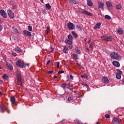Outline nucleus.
Here are the masks:
<instances>
[{
    "label": "nucleus",
    "mask_w": 124,
    "mask_h": 124,
    "mask_svg": "<svg viewBox=\"0 0 124 124\" xmlns=\"http://www.w3.org/2000/svg\"><path fill=\"white\" fill-rule=\"evenodd\" d=\"M66 86H67V84L66 83H63L62 84L61 87L63 89H65V88H66Z\"/></svg>",
    "instance_id": "nucleus-28"
},
{
    "label": "nucleus",
    "mask_w": 124,
    "mask_h": 124,
    "mask_svg": "<svg viewBox=\"0 0 124 124\" xmlns=\"http://www.w3.org/2000/svg\"><path fill=\"white\" fill-rule=\"evenodd\" d=\"M77 28L78 31H82V28H81V27H80L79 26H77Z\"/></svg>",
    "instance_id": "nucleus-39"
},
{
    "label": "nucleus",
    "mask_w": 124,
    "mask_h": 124,
    "mask_svg": "<svg viewBox=\"0 0 124 124\" xmlns=\"http://www.w3.org/2000/svg\"><path fill=\"white\" fill-rule=\"evenodd\" d=\"M67 88L68 89V90H69V91H71V92L73 91V87L72 86L69 85V86H67Z\"/></svg>",
    "instance_id": "nucleus-31"
},
{
    "label": "nucleus",
    "mask_w": 124,
    "mask_h": 124,
    "mask_svg": "<svg viewBox=\"0 0 124 124\" xmlns=\"http://www.w3.org/2000/svg\"><path fill=\"white\" fill-rule=\"evenodd\" d=\"M80 77H81V78H85V76L82 75V76H81Z\"/></svg>",
    "instance_id": "nucleus-59"
},
{
    "label": "nucleus",
    "mask_w": 124,
    "mask_h": 124,
    "mask_svg": "<svg viewBox=\"0 0 124 124\" xmlns=\"http://www.w3.org/2000/svg\"><path fill=\"white\" fill-rule=\"evenodd\" d=\"M93 45H94V43H92L90 44V46H89V47H90V48H93Z\"/></svg>",
    "instance_id": "nucleus-41"
},
{
    "label": "nucleus",
    "mask_w": 124,
    "mask_h": 124,
    "mask_svg": "<svg viewBox=\"0 0 124 124\" xmlns=\"http://www.w3.org/2000/svg\"><path fill=\"white\" fill-rule=\"evenodd\" d=\"M106 5H107L108 7V8H110V7H112V2L110 1H107Z\"/></svg>",
    "instance_id": "nucleus-21"
},
{
    "label": "nucleus",
    "mask_w": 124,
    "mask_h": 124,
    "mask_svg": "<svg viewBox=\"0 0 124 124\" xmlns=\"http://www.w3.org/2000/svg\"><path fill=\"white\" fill-rule=\"evenodd\" d=\"M62 122H65V119H62L61 121V123H62Z\"/></svg>",
    "instance_id": "nucleus-58"
},
{
    "label": "nucleus",
    "mask_w": 124,
    "mask_h": 124,
    "mask_svg": "<svg viewBox=\"0 0 124 124\" xmlns=\"http://www.w3.org/2000/svg\"><path fill=\"white\" fill-rule=\"evenodd\" d=\"M69 2L71 4H78L79 3V1L76 0H69Z\"/></svg>",
    "instance_id": "nucleus-15"
},
{
    "label": "nucleus",
    "mask_w": 124,
    "mask_h": 124,
    "mask_svg": "<svg viewBox=\"0 0 124 124\" xmlns=\"http://www.w3.org/2000/svg\"><path fill=\"white\" fill-rule=\"evenodd\" d=\"M28 31H32V27H31V26H28Z\"/></svg>",
    "instance_id": "nucleus-36"
},
{
    "label": "nucleus",
    "mask_w": 124,
    "mask_h": 124,
    "mask_svg": "<svg viewBox=\"0 0 124 124\" xmlns=\"http://www.w3.org/2000/svg\"><path fill=\"white\" fill-rule=\"evenodd\" d=\"M8 15L10 18H14V13L10 9L7 10Z\"/></svg>",
    "instance_id": "nucleus-6"
},
{
    "label": "nucleus",
    "mask_w": 124,
    "mask_h": 124,
    "mask_svg": "<svg viewBox=\"0 0 124 124\" xmlns=\"http://www.w3.org/2000/svg\"><path fill=\"white\" fill-rule=\"evenodd\" d=\"M70 79L73 80V76L71 75H70Z\"/></svg>",
    "instance_id": "nucleus-50"
},
{
    "label": "nucleus",
    "mask_w": 124,
    "mask_h": 124,
    "mask_svg": "<svg viewBox=\"0 0 124 124\" xmlns=\"http://www.w3.org/2000/svg\"><path fill=\"white\" fill-rule=\"evenodd\" d=\"M102 80L103 83H104V84H108V83H109V79H108L106 77H104Z\"/></svg>",
    "instance_id": "nucleus-14"
},
{
    "label": "nucleus",
    "mask_w": 124,
    "mask_h": 124,
    "mask_svg": "<svg viewBox=\"0 0 124 124\" xmlns=\"http://www.w3.org/2000/svg\"><path fill=\"white\" fill-rule=\"evenodd\" d=\"M117 9H121L122 8V5L121 4H118L116 5Z\"/></svg>",
    "instance_id": "nucleus-35"
},
{
    "label": "nucleus",
    "mask_w": 124,
    "mask_h": 124,
    "mask_svg": "<svg viewBox=\"0 0 124 124\" xmlns=\"http://www.w3.org/2000/svg\"><path fill=\"white\" fill-rule=\"evenodd\" d=\"M66 78L67 79V81H70V77H69V76H67Z\"/></svg>",
    "instance_id": "nucleus-48"
},
{
    "label": "nucleus",
    "mask_w": 124,
    "mask_h": 124,
    "mask_svg": "<svg viewBox=\"0 0 124 124\" xmlns=\"http://www.w3.org/2000/svg\"><path fill=\"white\" fill-rule=\"evenodd\" d=\"M15 50L16 53H21L22 51V50L21 49V48L19 47V46H17L15 48Z\"/></svg>",
    "instance_id": "nucleus-18"
},
{
    "label": "nucleus",
    "mask_w": 124,
    "mask_h": 124,
    "mask_svg": "<svg viewBox=\"0 0 124 124\" xmlns=\"http://www.w3.org/2000/svg\"><path fill=\"white\" fill-rule=\"evenodd\" d=\"M62 73H64V71H59L58 72V74H62Z\"/></svg>",
    "instance_id": "nucleus-44"
},
{
    "label": "nucleus",
    "mask_w": 124,
    "mask_h": 124,
    "mask_svg": "<svg viewBox=\"0 0 124 124\" xmlns=\"http://www.w3.org/2000/svg\"><path fill=\"white\" fill-rule=\"evenodd\" d=\"M118 72L116 73V77L117 79H121L122 77V74H123V72L120 70H117Z\"/></svg>",
    "instance_id": "nucleus-5"
},
{
    "label": "nucleus",
    "mask_w": 124,
    "mask_h": 124,
    "mask_svg": "<svg viewBox=\"0 0 124 124\" xmlns=\"http://www.w3.org/2000/svg\"><path fill=\"white\" fill-rule=\"evenodd\" d=\"M53 72H54V71L52 70V71H49L47 72L48 74H52V73H53Z\"/></svg>",
    "instance_id": "nucleus-47"
},
{
    "label": "nucleus",
    "mask_w": 124,
    "mask_h": 124,
    "mask_svg": "<svg viewBox=\"0 0 124 124\" xmlns=\"http://www.w3.org/2000/svg\"><path fill=\"white\" fill-rule=\"evenodd\" d=\"M1 30H2V26H1V25H0V31H1Z\"/></svg>",
    "instance_id": "nucleus-54"
},
{
    "label": "nucleus",
    "mask_w": 124,
    "mask_h": 124,
    "mask_svg": "<svg viewBox=\"0 0 124 124\" xmlns=\"http://www.w3.org/2000/svg\"><path fill=\"white\" fill-rule=\"evenodd\" d=\"M13 39H14V40H16V38L15 37V36H13Z\"/></svg>",
    "instance_id": "nucleus-60"
},
{
    "label": "nucleus",
    "mask_w": 124,
    "mask_h": 124,
    "mask_svg": "<svg viewBox=\"0 0 124 124\" xmlns=\"http://www.w3.org/2000/svg\"><path fill=\"white\" fill-rule=\"evenodd\" d=\"M67 26L68 29H69V30H75V25H74V24L71 22L68 23L67 24Z\"/></svg>",
    "instance_id": "nucleus-4"
},
{
    "label": "nucleus",
    "mask_w": 124,
    "mask_h": 124,
    "mask_svg": "<svg viewBox=\"0 0 124 124\" xmlns=\"http://www.w3.org/2000/svg\"><path fill=\"white\" fill-rule=\"evenodd\" d=\"M101 38L104 40H107V41H112V38L110 36H102Z\"/></svg>",
    "instance_id": "nucleus-10"
},
{
    "label": "nucleus",
    "mask_w": 124,
    "mask_h": 124,
    "mask_svg": "<svg viewBox=\"0 0 124 124\" xmlns=\"http://www.w3.org/2000/svg\"><path fill=\"white\" fill-rule=\"evenodd\" d=\"M122 83H123V84H124V79L122 80Z\"/></svg>",
    "instance_id": "nucleus-63"
},
{
    "label": "nucleus",
    "mask_w": 124,
    "mask_h": 124,
    "mask_svg": "<svg viewBox=\"0 0 124 124\" xmlns=\"http://www.w3.org/2000/svg\"><path fill=\"white\" fill-rule=\"evenodd\" d=\"M71 100H73V97L70 96L68 97V101H71Z\"/></svg>",
    "instance_id": "nucleus-38"
},
{
    "label": "nucleus",
    "mask_w": 124,
    "mask_h": 124,
    "mask_svg": "<svg viewBox=\"0 0 124 124\" xmlns=\"http://www.w3.org/2000/svg\"><path fill=\"white\" fill-rule=\"evenodd\" d=\"M110 58L112 60H115L116 61H121L122 60V56L117 52H111L110 53Z\"/></svg>",
    "instance_id": "nucleus-1"
},
{
    "label": "nucleus",
    "mask_w": 124,
    "mask_h": 124,
    "mask_svg": "<svg viewBox=\"0 0 124 124\" xmlns=\"http://www.w3.org/2000/svg\"><path fill=\"white\" fill-rule=\"evenodd\" d=\"M23 33L25 36H27L28 37H31V32L29 31H23Z\"/></svg>",
    "instance_id": "nucleus-8"
},
{
    "label": "nucleus",
    "mask_w": 124,
    "mask_h": 124,
    "mask_svg": "<svg viewBox=\"0 0 124 124\" xmlns=\"http://www.w3.org/2000/svg\"><path fill=\"white\" fill-rule=\"evenodd\" d=\"M13 31H14L15 32H16V33H19V32H18V30H17L16 29H15L14 28H13Z\"/></svg>",
    "instance_id": "nucleus-37"
},
{
    "label": "nucleus",
    "mask_w": 124,
    "mask_h": 124,
    "mask_svg": "<svg viewBox=\"0 0 124 124\" xmlns=\"http://www.w3.org/2000/svg\"><path fill=\"white\" fill-rule=\"evenodd\" d=\"M54 52V49L50 51V53H53Z\"/></svg>",
    "instance_id": "nucleus-61"
},
{
    "label": "nucleus",
    "mask_w": 124,
    "mask_h": 124,
    "mask_svg": "<svg viewBox=\"0 0 124 124\" xmlns=\"http://www.w3.org/2000/svg\"><path fill=\"white\" fill-rule=\"evenodd\" d=\"M81 84H82V86H86L87 87H88V84H87L86 83L82 82Z\"/></svg>",
    "instance_id": "nucleus-46"
},
{
    "label": "nucleus",
    "mask_w": 124,
    "mask_h": 124,
    "mask_svg": "<svg viewBox=\"0 0 124 124\" xmlns=\"http://www.w3.org/2000/svg\"><path fill=\"white\" fill-rule=\"evenodd\" d=\"M101 25V23H100V22L97 23L94 27L93 28L94 30H97L99 29V28H100Z\"/></svg>",
    "instance_id": "nucleus-17"
},
{
    "label": "nucleus",
    "mask_w": 124,
    "mask_h": 124,
    "mask_svg": "<svg viewBox=\"0 0 124 124\" xmlns=\"http://www.w3.org/2000/svg\"><path fill=\"white\" fill-rule=\"evenodd\" d=\"M2 77L5 80H8L9 77L6 74L3 75Z\"/></svg>",
    "instance_id": "nucleus-29"
},
{
    "label": "nucleus",
    "mask_w": 124,
    "mask_h": 124,
    "mask_svg": "<svg viewBox=\"0 0 124 124\" xmlns=\"http://www.w3.org/2000/svg\"><path fill=\"white\" fill-rule=\"evenodd\" d=\"M0 108L2 110V112L4 113V112H5V108H4V107H3L2 106H0Z\"/></svg>",
    "instance_id": "nucleus-33"
},
{
    "label": "nucleus",
    "mask_w": 124,
    "mask_h": 124,
    "mask_svg": "<svg viewBox=\"0 0 124 124\" xmlns=\"http://www.w3.org/2000/svg\"><path fill=\"white\" fill-rule=\"evenodd\" d=\"M43 14H46V12L44 10H42Z\"/></svg>",
    "instance_id": "nucleus-52"
},
{
    "label": "nucleus",
    "mask_w": 124,
    "mask_h": 124,
    "mask_svg": "<svg viewBox=\"0 0 124 124\" xmlns=\"http://www.w3.org/2000/svg\"><path fill=\"white\" fill-rule=\"evenodd\" d=\"M96 124H100V123L99 122H97Z\"/></svg>",
    "instance_id": "nucleus-64"
},
{
    "label": "nucleus",
    "mask_w": 124,
    "mask_h": 124,
    "mask_svg": "<svg viewBox=\"0 0 124 124\" xmlns=\"http://www.w3.org/2000/svg\"><path fill=\"white\" fill-rule=\"evenodd\" d=\"M7 67H8V68L9 69H10V70H13V66H12V65H11V64L8 63L6 64Z\"/></svg>",
    "instance_id": "nucleus-23"
},
{
    "label": "nucleus",
    "mask_w": 124,
    "mask_h": 124,
    "mask_svg": "<svg viewBox=\"0 0 124 124\" xmlns=\"http://www.w3.org/2000/svg\"><path fill=\"white\" fill-rule=\"evenodd\" d=\"M105 118H106L107 119H109L110 118V115L107 114L105 115Z\"/></svg>",
    "instance_id": "nucleus-43"
},
{
    "label": "nucleus",
    "mask_w": 124,
    "mask_h": 124,
    "mask_svg": "<svg viewBox=\"0 0 124 124\" xmlns=\"http://www.w3.org/2000/svg\"><path fill=\"white\" fill-rule=\"evenodd\" d=\"M105 19H107L108 20H110L111 19V16L108 15L105 16Z\"/></svg>",
    "instance_id": "nucleus-34"
},
{
    "label": "nucleus",
    "mask_w": 124,
    "mask_h": 124,
    "mask_svg": "<svg viewBox=\"0 0 124 124\" xmlns=\"http://www.w3.org/2000/svg\"><path fill=\"white\" fill-rule=\"evenodd\" d=\"M12 7V9H16V8H17V6L16 5H13Z\"/></svg>",
    "instance_id": "nucleus-42"
},
{
    "label": "nucleus",
    "mask_w": 124,
    "mask_h": 124,
    "mask_svg": "<svg viewBox=\"0 0 124 124\" xmlns=\"http://www.w3.org/2000/svg\"><path fill=\"white\" fill-rule=\"evenodd\" d=\"M81 13H82V14H85V15H87V16H93V14L86 10L82 11Z\"/></svg>",
    "instance_id": "nucleus-12"
},
{
    "label": "nucleus",
    "mask_w": 124,
    "mask_h": 124,
    "mask_svg": "<svg viewBox=\"0 0 124 124\" xmlns=\"http://www.w3.org/2000/svg\"><path fill=\"white\" fill-rule=\"evenodd\" d=\"M77 123L78 124H82V122H80V121H79V120H77Z\"/></svg>",
    "instance_id": "nucleus-49"
},
{
    "label": "nucleus",
    "mask_w": 124,
    "mask_h": 124,
    "mask_svg": "<svg viewBox=\"0 0 124 124\" xmlns=\"http://www.w3.org/2000/svg\"><path fill=\"white\" fill-rule=\"evenodd\" d=\"M117 32L119 33V34H124V30L122 29V28H118V30H117Z\"/></svg>",
    "instance_id": "nucleus-19"
},
{
    "label": "nucleus",
    "mask_w": 124,
    "mask_h": 124,
    "mask_svg": "<svg viewBox=\"0 0 124 124\" xmlns=\"http://www.w3.org/2000/svg\"><path fill=\"white\" fill-rule=\"evenodd\" d=\"M78 55L77 54H73V58L74 60H78Z\"/></svg>",
    "instance_id": "nucleus-27"
},
{
    "label": "nucleus",
    "mask_w": 124,
    "mask_h": 124,
    "mask_svg": "<svg viewBox=\"0 0 124 124\" xmlns=\"http://www.w3.org/2000/svg\"><path fill=\"white\" fill-rule=\"evenodd\" d=\"M112 64L114 65V66H115V67H119L120 66V62H119L114 61L112 62Z\"/></svg>",
    "instance_id": "nucleus-13"
},
{
    "label": "nucleus",
    "mask_w": 124,
    "mask_h": 124,
    "mask_svg": "<svg viewBox=\"0 0 124 124\" xmlns=\"http://www.w3.org/2000/svg\"><path fill=\"white\" fill-rule=\"evenodd\" d=\"M50 62H51V60H48L46 63V65H48Z\"/></svg>",
    "instance_id": "nucleus-51"
},
{
    "label": "nucleus",
    "mask_w": 124,
    "mask_h": 124,
    "mask_svg": "<svg viewBox=\"0 0 124 124\" xmlns=\"http://www.w3.org/2000/svg\"><path fill=\"white\" fill-rule=\"evenodd\" d=\"M16 65L17 67H20V68H25L26 67L25 62L20 60H18L17 62H16Z\"/></svg>",
    "instance_id": "nucleus-2"
},
{
    "label": "nucleus",
    "mask_w": 124,
    "mask_h": 124,
    "mask_svg": "<svg viewBox=\"0 0 124 124\" xmlns=\"http://www.w3.org/2000/svg\"><path fill=\"white\" fill-rule=\"evenodd\" d=\"M3 83V81L2 80H0V85H1Z\"/></svg>",
    "instance_id": "nucleus-56"
},
{
    "label": "nucleus",
    "mask_w": 124,
    "mask_h": 124,
    "mask_svg": "<svg viewBox=\"0 0 124 124\" xmlns=\"http://www.w3.org/2000/svg\"><path fill=\"white\" fill-rule=\"evenodd\" d=\"M11 102L12 104H15L16 102V98H15V96H12L10 98Z\"/></svg>",
    "instance_id": "nucleus-16"
},
{
    "label": "nucleus",
    "mask_w": 124,
    "mask_h": 124,
    "mask_svg": "<svg viewBox=\"0 0 124 124\" xmlns=\"http://www.w3.org/2000/svg\"><path fill=\"white\" fill-rule=\"evenodd\" d=\"M12 55L14 57H16V56H17V54L16 53H14V52H12Z\"/></svg>",
    "instance_id": "nucleus-45"
},
{
    "label": "nucleus",
    "mask_w": 124,
    "mask_h": 124,
    "mask_svg": "<svg viewBox=\"0 0 124 124\" xmlns=\"http://www.w3.org/2000/svg\"><path fill=\"white\" fill-rule=\"evenodd\" d=\"M86 50L88 52V53H90V49L88 48V47L86 48Z\"/></svg>",
    "instance_id": "nucleus-53"
},
{
    "label": "nucleus",
    "mask_w": 124,
    "mask_h": 124,
    "mask_svg": "<svg viewBox=\"0 0 124 124\" xmlns=\"http://www.w3.org/2000/svg\"><path fill=\"white\" fill-rule=\"evenodd\" d=\"M56 66L57 68H60V62H56Z\"/></svg>",
    "instance_id": "nucleus-40"
},
{
    "label": "nucleus",
    "mask_w": 124,
    "mask_h": 124,
    "mask_svg": "<svg viewBox=\"0 0 124 124\" xmlns=\"http://www.w3.org/2000/svg\"><path fill=\"white\" fill-rule=\"evenodd\" d=\"M112 123H113V124H120V123H121V120L120 119V118H118L117 117H114L112 120Z\"/></svg>",
    "instance_id": "nucleus-7"
},
{
    "label": "nucleus",
    "mask_w": 124,
    "mask_h": 124,
    "mask_svg": "<svg viewBox=\"0 0 124 124\" xmlns=\"http://www.w3.org/2000/svg\"><path fill=\"white\" fill-rule=\"evenodd\" d=\"M72 35H73V37H74V38H77V37H78V35H77L76 32H75V31H72Z\"/></svg>",
    "instance_id": "nucleus-24"
},
{
    "label": "nucleus",
    "mask_w": 124,
    "mask_h": 124,
    "mask_svg": "<svg viewBox=\"0 0 124 124\" xmlns=\"http://www.w3.org/2000/svg\"><path fill=\"white\" fill-rule=\"evenodd\" d=\"M75 50L76 53H77V54H78V55H80V54H81V51L80 50V49H79V48H78V47H76Z\"/></svg>",
    "instance_id": "nucleus-25"
},
{
    "label": "nucleus",
    "mask_w": 124,
    "mask_h": 124,
    "mask_svg": "<svg viewBox=\"0 0 124 124\" xmlns=\"http://www.w3.org/2000/svg\"><path fill=\"white\" fill-rule=\"evenodd\" d=\"M63 52L65 54H67L68 53V48L66 47V46H64Z\"/></svg>",
    "instance_id": "nucleus-26"
},
{
    "label": "nucleus",
    "mask_w": 124,
    "mask_h": 124,
    "mask_svg": "<svg viewBox=\"0 0 124 124\" xmlns=\"http://www.w3.org/2000/svg\"><path fill=\"white\" fill-rule=\"evenodd\" d=\"M87 5H88V6H93V2H92V0H87Z\"/></svg>",
    "instance_id": "nucleus-22"
},
{
    "label": "nucleus",
    "mask_w": 124,
    "mask_h": 124,
    "mask_svg": "<svg viewBox=\"0 0 124 124\" xmlns=\"http://www.w3.org/2000/svg\"><path fill=\"white\" fill-rule=\"evenodd\" d=\"M0 95H2V93L0 91Z\"/></svg>",
    "instance_id": "nucleus-62"
},
{
    "label": "nucleus",
    "mask_w": 124,
    "mask_h": 124,
    "mask_svg": "<svg viewBox=\"0 0 124 124\" xmlns=\"http://www.w3.org/2000/svg\"><path fill=\"white\" fill-rule=\"evenodd\" d=\"M65 41L66 43H67L69 45H71V44H72V41L71 40H68L66 39Z\"/></svg>",
    "instance_id": "nucleus-20"
},
{
    "label": "nucleus",
    "mask_w": 124,
    "mask_h": 124,
    "mask_svg": "<svg viewBox=\"0 0 124 124\" xmlns=\"http://www.w3.org/2000/svg\"><path fill=\"white\" fill-rule=\"evenodd\" d=\"M98 8H101L103 10H104V3L99 1L98 2Z\"/></svg>",
    "instance_id": "nucleus-9"
},
{
    "label": "nucleus",
    "mask_w": 124,
    "mask_h": 124,
    "mask_svg": "<svg viewBox=\"0 0 124 124\" xmlns=\"http://www.w3.org/2000/svg\"><path fill=\"white\" fill-rule=\"evenodd\" d=\"M16 76L17 78V82L18 83L17 85H19V83L20 87H22V84H23V81H22V76L21 75V74H20V73H17Z\"/></svg>",
    "instance_id": "nucleus-3"
},
{
    "label": "nucleus",
    "mask_w": 124,
    "mask_h": 124,
    "mask_svg": "<svg viewBox=\"0 0 124 124\" xmlns=\"http://www.w3.org/2000/svg\"><path fill=\"white\" fill-rule=\"evenodd\" d=\"M50 31V27H47L46 28V31Z\"/></svg>",
    "instance_id": "nucleus-55"
},
{
    "label": "nucleus",
    "mask_w": 124,
    "mask_h": 124,
    "mask_svg": "<svg viewBox=\"0 0 124 124\" xmlns=\"http://www.w3.org/2000/svg\"><path fill=\"white\" fill-rule=\"evenodd\" d=\"M0 14L1 16H2V17H3V18H6V17H7V15L5 13V11H4V10H0Z\"/></svg>",
    "instance_id": "nucleus-11"
},
{
    "label": "nucleus",
    "mask_w": 124,
    "mask_h": 124,
    "mask_svg": "<svg viewBox=\"0 0 124 124\" xmlns=\"http://www.w3.org/2000/svg\"><path fill=\"white\" fill-rule=\"evenodd\" d=\"M46 7L48 9V10H50L51 9V5H50V4L49 3H47L46 4Z\"/></svg>",
    "instance_id": "nucleus-30"
},
{
    "label": "nucleus",
    "mask_w": 124,
    "mask_h": 124,
    "mask_svg": "<svg viewBox=\"0 0 124 124\" xmlns=\"http://www.w3.org/2000/svg\"><path fill=\"white\" fill-rule=\"evenodd\" d=\"M68 39H69L70 40H73V37L72 36L71 34H69L68 35Z\"/></svg>",
    "instance_id": "nucleus-32"
},
{
    "label": "nucleus",
    "mask_w": 124,
    "mask_h": 124,
    "mask_svg": "<svg viewBox=\"0 0 124 124\" xmlns=\"http://www.w3.org/2000/svg\"><path fill=\"white\" fill-rule=\"evenodd\" d=\"M53 78H54V79H57L58 77L57 76H54Z\"/></svg>",
    "instance_id": "nucleus-57"
}]
</instances>
